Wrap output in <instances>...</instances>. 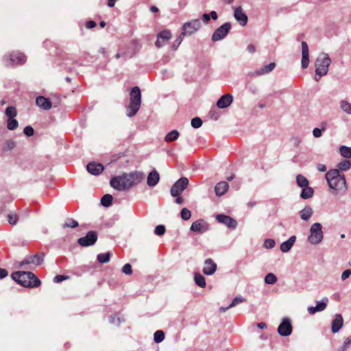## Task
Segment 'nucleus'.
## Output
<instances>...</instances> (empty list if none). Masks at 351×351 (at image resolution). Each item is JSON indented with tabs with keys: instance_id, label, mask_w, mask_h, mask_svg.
<instances>
[{
	"instance_id": "f257e3e1",
	"label": "nucleus",
	"mask_w": 351,
	"mask_h": 351,
	"mask_svg": "<svg viewBox=\"0 0 351 351\" xmlns=\"http://www.w3.org/2000/svg\"><path fill=\"white\" fill-rule=\"evenodd\" d=\"M145 179V174L141 171L123 173L110 180V186L118 191H128L141 183Z\"/></svg>"
},
{
	"instance_id": "f03ea898",
	"label": "nucleus",
	"mask_w": 351,
	"mask_h": 351,
	"mask_svg": "<svg viewBox=\"0 0 351 351\" xmlns=\"http://www.w3.org/2000/svg\"><path fill=\"white\" fill-rule=\"evenodd\" d=\"M12 278L19 285L29 288H36L40 285L41 281L31 271H18L13 272Z\"/></svg>"
},
{
	"instance_id": "7ed1b4c3",
	"label": "nucleus",
	"mask_w": 351,
	"mask_h": 351,
	"mask_svg": "<svg viewBox=\"0 0 351 351\" xmlns=\"http://www.w3.org/2000/svg\"><path fill=\"white\" fill-rule=\"evenodd\" d=\"M330 188L341 191L346 188V181L344 175H341L338 169H330L325 176Z\"/></svg>"
},
{
	"instance_id": "20e7f679",
	"label": "nucleus",
	"mask_w": 351,
	"mask_h": 351,
	"mask_svg": "<svg viewBox=\"0 0 351 351\" xmlns=\"http://www.w3.org/2000/svg\"><path fill=\"white\" fill-rule=\"evenodd\" d=\"M141 104V93L138 86H134L130 93V104L127 107V115L134 117L138 111Z\"/></svg>"
},
{
	"instance_id": "39448f33",
	"label": "nucleus",
	"mask_w": 351,
	"mask_h": 351,
	"mask_svg": "<svg viewBox=\"0 0 351 351\" xmlns=\"http://www.w3.org/2000/svg\"><path fill=\"white\" fill-rule=\"evenodd\" d=\"M331 63V60L328 54H323L317 58L315 62V80L318 82L322 76L327 74L328 66Z\"/></svg>"
},
{
	"instance_id": "423d86ee",
	"label": "nucleus",
	"mask_w": 351,
	"mask_h": 351,
	"mask_svg": "<svg viewBox=\"0 0 351 351\" xmlns=\"http://www.w3.org/2000/svg\"><path fill=\"white\" fill-rule=\"evenodd\" d=\"M25 55L19 51H14L3 57L5 66L7 67L22 65L26 62Z\"/></svg>"
},
{
	"instance_id": "0eeeda50",
	"label": "nucleus",
	"mask_w": 351,
	"mask_h": 351,
	"mask_svg": "<svg viewBox=\"0 0 351 351\" xmlns=\"http://www.w3.org/2000/svg\"><path fill=\"white\" fill-rule=\"evenodd\" d=\"M322 225L319 223H313L310 229V235L308 237V241L313 245L319 243L323 239V232Z\"/></svg>"
},
{
	"instance_id": "6e6552de",
	"label": "nucleus",
	"mask_w": 351,
	"mask_h": 351,
	"mask_svg": "<svg viewBox=\"0 0 351 351\" xmlns=\"http://www.w3.org/2000/svg\"><path fill=\"white\" fill-rule=\"evenodd\" d=\"M201 27V22L199 19H193L189 22H186L182 25L183 36H191Z\"/></svg>"
},
{
	"instance_id": "1a4fd4ad",
	"label": "nucleus",
	"mask_w": 351,
	"mask_h": 351,
	"mask_svg": "<svg viewBox=\"0 0 351 351\" xmlns=\"http://www.w3.org/2000/svg\"><path fill=\"white\" fill-rule=\"evenodd\" d=\"M230 29L231 23L229 22L225 23L214 32L212 35V40L216 42L223 39L228 35Z\"/></svg>"
},
{
	"instance_id": "9d476101",
	"label": "nucleus",
	"mask_w": 351,
	"mask_h": 351,
	"mask_svg": "<svg viewBox=\"0 0 351 351\" xmlns=\"http://www.w3.org/2000/svg\"><path fill=\"white\" fill-rule=\"evenodd\" d=\"M189 184V180L182 177L180 178L178 181L175 182V184L172 186L171 189V195L173 197L180 195L184 190L187 187Z\"/></svg>"
},
{
	"instance_id": "9b49d317",
	"label": "nucleus",
	"mask_w": 351,
	"mask_h": 351,
	"mask_svg": "<svg viewBox=\"0 0 351 351\" xmlns=\"http://www.w3.org/2000/svg\"><path fill=\"white\" fill-rule=\"evenodd\" d=\"M97 237V233L95 231H89L85 237H80L77 243L82 247L90 246L96 243Z\"/></svg>"
},
{
	"instance_id": "f8f14e48",
	"label": "nucleus",
	"mask_w": 351,
	"mask_h": 351,
	"mask_svg": "<svg viewBox=\"0 0 351 351\" xmlns=\"http://www.w3.org/2000/svg\"><path fill=\"white\" fill-rule=\"evenodd\" d=\"M45 254L43 252H38L33 256L26 257L23 261L19 263V267H23L25 265L34 264V265H40L42 264L44 259Z\"/></svg>"
},
{
	"instance_id": "ddd939ff",
	"label": "nucleus",
	"mask_w": 351,
	"mask_h": 351,
	"mask_svg": "<svg viewBox=\"0 0 351 351\" xmlns=\"http://www.w3.org/2000/svg\"><path fill=\"white\" fill-rule=\"evenodd\" d=\"M292 329L291 319L288 317H285L278 328V332L281 336L287 337L291 334Z\"/></svg>"
},
{
	"instance_id": "4468645a",
	"label": "nucleus",
	"mask_w": 351,
	"mask_h": 351,
	"mask_svg": "<svg viewBox=\"0 0 351 351\" xmlns=\"http://www.w3.org/2000/svg\"><path fill=\"white\" fill-rule=\"evenodd\" d=\"M216 219L219 223H223L226 225L228 228L232 230L235 229L238 224L237 221L234 219L223 214L217 215Z\"/></svg>"
},
{
	"instance_id": "2eb2a0df",
	"label": "nucleus",
	"mask_w": 351,
	"mask_h": 351,
	"mask_svg": "<svg viewBox=\"0 0 351 351\" xmlns=\"http://www.w3.org/2000/svg\"><path fill=\"white\" fill-rule=\"evenodd\" d=\"M209 228L208 224L203 219H198L194 221L190 230L193 232L202 234L206 232Z\"/></svg>"
},
{
	"instance_id": "dca6fc26",
	"label": "nucleus",
	"mask_w": 351,
	"mask_h": 351,
	"mask_svg": "<svg viewBox=\"0 0 351 351\" xmlns=\"http://www.w3.org/2000/svg\"><path fill=\"white\" fill-rule=\"evenodd\" d=\"M86 169L90 174L93 176H98L103 172L104 167L101 163L90 162L86 165Z\"/></svg>"
},
{
	"instance_id": "f3484780",
	"label": "nucleus",
	"mask_w": 351,
	"mask_h": 351,
	"mask_svg": "<svg viewBox=\"0 0 351 351\" xmlns=\"http://www.w3.org/2000/svg\"><path fill=\"white\" fill-rule=\"evenodd\" d=\"M233 101V97L231 94H225L221 96L217 102V106L219 108H226L228 107Z\"/></svg>"
},
{
	"instance_id": "a211bd4d",
	"label": "nucleus",
	"mask_w": 351,
	"mask_h": 351,
	"mask_svg": "<svg viewBox=\"0 0 351 351\" xmlns=\"http://www.w3.org/2000/svg\"><path fill=\"white\" fill-rule=\"evenodd\" d=\"M217 269V264L211 258H207L204 261V267L202 271L206 275L213 274Z\"/></svg>"
},
{
	"instance_id": "6ab92c4d",
	"label": "nucleus",
	"mask_w": 351,
	"mask_h": 351,
	"mask_svg": "<svg viewBox=\"0 0 351 351\" xmlns=\"http://www.w3.org/2000/svg\"><path fill=\"white\" fill-rule=\"evenodd\" d=\"M301 45H302V62H301L302 67L303 69H306L308 67V64H309L308 47L306 42H305V41H302Z\"/></svg>"
},
{
	"instance_id": "aec40b11",
	"label": "nucleus",
	"mask_w": 351,
	"mask_h": 351,
	"mask_svg": "<svg viewBox=\"0 0 351 351\" xmlns=\"http://www.w3.org/2000/svg\"><path fill=\"white\" fill-rule=\"evenodd\" d=\"M36 104L40 108L48 110L51 108L52 103L49 98L38 96L36 99Z\"/></svg>"
},
{
	"instance_id": "412c9836",
	"label": "nucleus",
	"mask_w": 351,
	"mask_h": 351,
	"mask_svg": "<svg viewBox=\"0 0 351 351\" xmlns=\"http://www.w3.org/2000/svg\"><path fill=\"white\" fill-rule=\"evenodd\" d=\"M234 16L235 19L241 26H245L247 23V16L243 12L241 7H238L234 10Z\"/></svg>"
},
{
	"instance_id": "4be33fe9",
	"label": "nucleus",
	"mask_w": 351,
	"mask_h": 351,
	"mask_svg": "<svg viewBox=\"0 0 351 351\" xmlns=\"http://www.w3.org/2000/svg\"><path fill=\"white\" fill-rule=\"evenodd\" d=\"M328 300L325 298L322 300V302H317L316 306H309L308 308V311L311 315L315 314L316 312H319L324 311L327 306V302Z\"/></svg>"
},
{
	"instance_id": "5701e85b",
	"label": "nucleus",
	"mask_w": 351,
	"mask_h": 351,
	"mask_svg": "<svg viewBox=\"0 0 351 351\" xmlns=\"http://www.w3.org/2000/svg\"><path fill=\"white\" fill-rule=\"evenodd\" d=\"M343 324V319L340 314H336L335 319L332 322V332L336 333L342 328Z\"/></svg>"
},
{
	"instance_id": "b1692460",
	"label": "nucleus",
	"mask_w": 351,
	"mask_h": 351,
	"mask_svg": "<svg viewBox=\"0 0 351 351\" xmlns=\"http://www.w3.org/2000/svg\"><path fill=\"white\" fill-rule=\"evenodd\" d=\"M159 180V173L156 170L154 169L149 173L147 176V184L149 186L153 187L158 184Z\"/></svg>"
},
{
	"instance_id": "393cba45",
	"label": "nucleus",
	"mask_w": 351,
	"mask_h": 351,
	"mask_svg": "<svg viewBox=\"0 0 351 351\" xmlns=\"http://www.w3.org/2000/svg\"><path fill=\"white\" fill-rule=\"evenodd\" d=\"M229 187L228 183L225 181L219 182L215 187V193L217 196L225 194Z\"/></svg>"
},
{
	"instance_id": "a878e982",
	"label": "nucleus",
	"mask_w": 351,
	"mask_h": 351,
	"mask_svg": "<svg viewBox=\"0 0 351 351\" xmlns=\"http://www.w3.org/2000/svg\"><path fill=\"white\" fill-rule=\"evenodd\" d=\"M295 240V236H291L287 241L280 245V250L282 252H288L294 245Z\"/></svg>"
},
{
	"instance_id": "bb28decb",
	"label": "nucleus",
	"mask_w": 351,
	"mask_h": 351,
	"mask_svg": "<svg viewBox=\"0 0 351 351\" xmlns=\"http://www.w3.org/2000/svg\"><path fill=\"white\" fill-rule=\"evenodd\" d=\"M314 190L312 187L307 186L302 187V191L300 194V197L304 199H307L313 196Z\"/></svg>"
},
{
	"instance_id": "cd10ccee",
	"label": "nucleus",
	"mask_w": 351,
	"mask_h": 351,
	"mask_svg": "<svg viewBox=\"0 0 351 351\" xmlns=\"http://www.w3.org/2000/svg\"><path fill=\"white\" fill-rule=\"evenodd\" d=\"M313 209L309 206H306L304 209L300 212L302 219L307 221L313 215Z\"/></svg>"
},
{
	"instance_id": "c85d7f7f",
	"label": "nucleus",
	"mask_w": 351,
	"mask_h": 351,
	"mask_svg": "<svg viewBox=\"0 0 351 351\" xmlns=\"http://www.w3.org/2000/svg\"><path fill=\"white\" fill-rule=\"evenodd\" d=\"M245 302V299L243 298L241 296H237L236 298H234L233 299V300L232 301L231 304L227 306V307H221L219 308V311L221 312V313H224L226 312L228 308H231V307H234L235 306H237V304H240V303H242Z\"/></svg>"
},
{
	"instance_id": "c756f323",
	"label": "nucleus",
	"mask_w": 351,
	"mask_h": 351,
	"mask_svg": "<svg viewBox=\"0 0 351 351\" xmlns=\"http://www.w3.org/2000/svg\"><path fill=\"white\" fill-rule=\"evenodd\" d=\"M276 66V64L274 62H271L267 65L264 66L261 69L256 71V74L258 75H264L266 73H269L271 71L274 69Z\"/></svg>"
},
{
	"instance_id": "7c9ffc66",
	"label": "nucleus",
	"mask_w": 351,
	"mask_h": 351,
	"mask_svg": "<svg viewBox=\"0 0 351 351\" xmlns=\"http://www.w3.org/2000/svg\"><path fill=\"white\" fill-rule=\"evenodd\" d=\"M194 280L195 284L199 287L204 288L206 287L205 278L199 273H195L194 276Z\"/></svg>"
},
{
	"instance_id": "2f4dec72",
	"label": "nucleus",
	"mask_w": 351,
	"mask_h": 351,
	"mask_svg": "<svg viewBox=\"0 0 351 351\" xmlns=\"http://www.w3.org/2000/svg\"><path fill=\"white\" fill-rule=\"evenodd\" d=\"M296 183L300 188L307 186L309 184L307 178L302 174H299L296 176Z\"/></svg>"
},
{
	"instance_id": "473e14b6",
	"label": "nucleus",
	"mask_w": 351,
	"mask_h": 351,
	"mask_svg": "<svg viewBox=\"0 0 351 351\" xmlns=\"http://www.w3.org/2000/svg\"><path fill=\"white\" fill-rule=\"evenodd\" d=\"M179 132L178 131L174 130L171 132H169L166 136L165 137V140L166 142H173L178 138L179 137Z\"/></svg>"
},
{
	"instance_id": "72a5a7b5",
	"label": "nucleus",
	"mask_w": 351,
	"mask_h": 351,
	"mask_svg": "<svg viewBox=\"0 0 351 351\" xmlns=\"http://www.w3.org/2000/svg\"><path fill=\"white\" fill-rule=\"evenodd\" d=\"M111 254L110 252L99 254L97 256V261L100 263H106L110 261Z\"/></svg>"
},
{
	"instance_id": "f704fd0d",
	"label": "nucleus",
	"mask_w": 351,
	"mask_h": 351,
	"mask_svg": "<svg viewBox=\"0 0 351 351\" xmlns=\"http://www.w3.org/2000/svg\"><path fill=\"white\" fill-rule=\"evenodd\" d=\"M157 37L166 43L171 38V33L169 30H163L158 34Z\"/></svg>"
},
{
	"instance_id": "c9c22d12",
	"label": "nucleus",
	"mask_w": 351,
	"mask_h": 351,
	"mask_svg": "<svg viewBox=\"0 0 351 351\" xmlns=\"http://www.w3.org/2000/svg\"><path fill=\"white\" fill-rule=\"evenodd\" d=\"M113 197L110 194L104 195L101 199V204L105 206L108 207L112 204Z\"/></svg>"
},
{
	"instance_id": "e433bc0d",
	"label": "nucleus",
	"mask_w": 351,
	"mask_h": 351,
	"mask_svg": "<svg viewBox=\"0 0 351 351\" xmlns=\"http://www.w3.org/2000/svg\"><path fill=\"white\" fill-rule=\"evenodd\" d=\"M341 155L346 158H351V147L341 146L339 148Z\"/></svg>"
},
{
	"instance_id": "4c0bfd02",
	"label": "nucleus",
	"mask_w": 351,
	"mask_h": 351,
	"mask_svg": "<svg viewBox=\"0 0 351 351\" xmlns=\"http://www.w3.org/2000/svg\"><path fill=\"white\" fill-rule=\"evenodd\" d=\"M337 167L341 171H347L351 167V160H343L338 164Z\"/></svg>"
},
{
	"instance_id": "58836bf2",
	"label": "nucleus",
	"mask_w": 351,
	"mask_h": 351,
	"mask_svg": "<svg viewBox=\"0 0 351 351\" xmlns=\"http://www.w3.org/2000/svg\"><path fill=\"white\" fill-rule=\"evenodd\" d=\"M5 114L8 119L14 118L17 114V110L15 107L9 106L5 109Z\"/></svg>"
},
{
	"instance_id": "ea45409f",
	"label": "nucleus",
	"mask_w": 351,
	"mask_h": 351,
	"mask_svg": "<svg viewBox=\"0 0 351 351\" xmlns=\"http://www.w3.org/2000/svg\"><path fill=\"white\" fill-rule=\"evenodd\" d=\"M19 126L17 120L14 118L8 119L7 121V128L10 130H16Z\"/></svg>"
},
{
	"instance_id": "a19ab883",
	"label": "nucleus",
	"mask_w": 351,
	"mask_h": 351,
	"mask_svg": "<svg viewBox=\"0 0 351 351\" xmlns=\"http://www.w3.org/2000/svg\"><path fill=\"white\" fill-rule=\"evenodd\" d=\"M165 339V333L162 330H158L154 335V340L156 343H160Z\"/></svg>"
},
{
	"instance_id": "79ce46f5",
	"label": "nucleus",
	"mask_w": 351,
	"mask_h": 351,
	"mask_svg": "<svg viewBox=\"0 0 351 351\" xmlns=\"http://www.w3.org/2000/svg\"><path fill=\"white\" fill-rule=\"evenodd\" d=\"M265 282L269 285H274L277 282V277L274 274L269 273L265 277Z\"/></svg>"
},
{
	"instance_id": "37998d69",
	"label": "nucleus",
	"mask_w": 351,
	"mask_h": 351,
	"mask_svg": "<svg viewBox=\"0 0 351 351\" xmlns=\"http://www.w3.org/2000/svg\"><path fill=\"white\" fill-rule=\"evenodd\" d=\"M180 217L183 220H189L191 217V213L189 209L184 208L180 212Z\"/></svg>"
},
{
	"instance_id": "c03bdc74",
	"label": "nucleus",
	"mask_w": 351,
	"mask_h": 351,
	"mask_svg": "<svg viewBox=\"0 0 351 351\" xmlns=\"http://www.w3.org/2000/svg\"><path fill=\"white\" fill-rule=\"evenodd\" d=\"M341 108L344 112H347L348 114H351V104L346 101H341Z\"/></svg>"
},
{
	"instance_id": "a18cd8bd",
	"label": "nucleus",
	"mask_w": 351,
	"mask_h": 351,
	"mask_svg": "<svg viewBox=\"0 0 351 351\" xmlns=\"http://www.w3.org/2000/svg\"><path fill=\"white\" fill-rule=\"evenodd\" d=\"M16 143L12 140H8L5 143L3 149L4 151H10L14 148Z\"/></svg>"
},
{
	"instance_id": "49530a36",
	"label": "nucleus",
	"mask_w": 351,
	"mask_h": 351,
	"mask_svg": "<svg viewBox=\"0 0 351 351\" xmlns=\"http://www.w3.org/2000/svg\"><path fill=\"white\" fill-rule=\"evenodd\" d=\"M79 226L78 222L73 219H68L66 223L64 224V227L68 228H77Z\"/></svg>"
},
{
	"instance_id": "de8ad7c7",
	"label": "nucleus",
	"mask_w": 351,
	"mask_h": 351,
	"mask_svg": "<svg viewBox=\"0 0 351 351\" xmlns=\"http://www.w3.org/2000/svg\"><path fill=\"white\" fill-rule=\"evenodd\" d=\"M166 228L163 225H158L154 230V233L156 235L162 236L165 233Z\"/></svg>"
},
{
	"instance_id": "09e8293b",
	"label": "nucleus",
	"mask_w": 351,
	"mask_h": 351,
	"mask_svg": "<svg viewBox=\"0 0 351 351\" xmlns=\"http://www.w3.org/2000/svg\"><path fill=\"white\" fill-rule=\"evenodd\" d=\"M202 125V121L199 117H195L191 120V125L194 128H199Z\"/></svg>"
},
{
	"instance_id": "8fccbe9b",
	"label": "nucleus",
	"mask_w": 351,
	"mask_h": 351,
	"mask_svg": "<svg viewBox=\"0 0 351 351\" xmlns=\"http://www.w3.org/2000/svg\"><path fill=\"white\" fill-rule=\"evenodd\" d=\"M184 36L182 35V34L174 40L173 45H172V49L173 50H176L179 45L181 44L183 37Z\"/></svg>"
},
{
	"instance_id": "3c124183",
	"label": "nucleus",
	"mask_w": 351,
	"mask_h": 351,
	"mask_svg": "<svg viewBox=\"0 0 351 351\" xmlns=\"http://www.w3.org/2000/svg\"><path fill=\"white\" fill-rule=\"evenodd\" d=\"M8 222L11 225H15L18 221V215L16 214H9L8 215Z\"/></svg>"
},
{
	"instance_id": "603ef678",
	"label": "nucleus",
	"mask_w": 351,
	"mask_h": 351,
	"mask_svg": "<svg viewBox=\"0 0 351 351\" xmlns=\"http://www.w3.org/2000/svg\"><path fill=\"white\" fill-rule=\"evenodd\" d=\"M122 272L127 275H131L132 274V269L130 264L127 263L122 267Z\"/></svg>"
},
{
	"instance_id": "864d4df0",
	"label": "nucleus",
	"mask_w": 351,
	"mask_h": 351,
	"mask_svg": "<svg viewBox=\"0 0 351 351\" xmlns=\"http://www.w3.org/2000/svg\"><path fill=\"white\" fill-rule=\"evenodd\" d=\"M23 132L27 136L29 137L34 135V130L32 126L28 125L24 128Z\"/></svg>"
},
{
	"instance_id": "5fc2aeb1",
	"label": "nucleus",
	"mask_w": 351,
	"mask_h": 351,
	"mask_svg": "<svg viewBox=\"0 0 351 351\" xmlns=\"http://www.w3.org/2000/svg\"><path fill=\"white\" fill-rule=\"evenodd\" d=\"M264 246L268 249L273 248L275 246L274 240L271 239H266L264 242Z\"/></svg>"
},
{
	"instance_id": "6e6d98bb",
	"label": "nucleus",
	"mask_w": 351,
	"mask_h": 351,
	"mask_svg": "<svg viewBox=\"0 0 351 351\" xmlns=\"http://www.w3.org/2000/svg\"><path fill=\"white\" fill-rule=\"evenodd\" d=\"M350 344H351V336H350L346 339V340L344 341L343 344L341 347V350L342 351L347 350Z\"/></svg>"
},
{
	"instance_id": "4d7b16f0",
	"label": "nucleus",
	"mask_w": 351,
	"mask_h": 351,
	"mask_svg": "<svg viewBox=\"0 0 351 351\" xmlns=\"http://www.w3.org/2000/svg\"><path fill=\"white\" fill-rule=\"evenodd\" d=\"M69 278V276H64V275H57L54 277L53 281L56 283H59L62 282L64 280H66Z\"/></svg>"
},
{
	"instance_id": "13d9d810",
	"label": "nucleus",
	"mask_w": 351,
	"mask_h": 351,
	"mask_svg": "<svg viewBox=\"0 0 351 351\" xmlns=\"http://www.w3.org/2000/svg\"><path fill=\"white\" fill-rule=\"evenodd\" d=\"M351 274V270L350 269H346L345 270L342 275H341V279L342 280H345L346 279L348 278L349 276Z\"/></svg>"
},
{
	"instance_id": "bf43d9fd",
	"label": "nucleus",
	"mask_w": 351,
	"mask_h": 351,
	"mask_svg": "<svg viewBox=\"0 0 351 351\" xmlns=\"http://www.w3.org/2000/svg\"><path fill=\"white\" fill-rule=\"evenodd\" d=\"M96 25H97L96 23L91 20L88 21L85 25V26L87 29H92V28L96 27Z\"/></svg>"
},
{
	"instance_id": "052dcab7",
	"label": "nucleus",
	"mask_w": 351,
	"mask_h": 351,
	"mask_svg": "<svg viewBox=\"0 0 351 351\" xmlns=\"http://www.w3.org/2000/svg\"><path fill=\"white\" fill-rule=\"evenodd\" d=\"M322 130L318 128H314L313 131V136L315 137V138H319L322 136Z\"/></svg>"
},
{
	"instance_id": "680f3d73",
	"label": "nucleus",
	"mask_w": 351,
	"mask_h": 351,
	"mask_svg": "<svg viewBox=\"0 0 351 351\" xmlns=\"http://www.w3.org/2000/svg\"><path fill=\"white\" fill-rule=\"evenodd\" d=\"M8 275V271L5 269L0 268V279L4 278Z\"/></svg>"
},
{
	"instance_id": "e2e57ef3",
	"label": "nucleus",
	"mask_w": 351,
	"mask_h": 351,
	"mask_svg": "<svg viewBox=\"0 0 351 351\" xmlns=\"http://www.w3.org/2000/svg\"><path fill=\"white\" fill-rule=\"evenodd\" d=\"M210 19V16L209 14L204 13L202 15V20L204 23H208Z\"/></svg>"
},
{
	"instance_id": "0e129e2a",
	"label": "nucleus",
	"mask_w": 351,
	"mask_h": 351,
	"mask_svg": "<svg viewBox=\"0 0 351 351\" xmlns=\"http://www.w3.org/2000/svg\"><path fill=\"white\" fill-rule=\"evenodd\" d=\"M247 49L250 53H252L256 51V47H255V45L250 44L247 46Z\"/></svg>"
},
{
	"instance_id": "69168bd1",
	"label": "nucleus",
	"mask_w": 351,
	"mask_h": 351,
	"mask_svg": "<svg viewBox=\"0 0 351 351\" xmlns=\"http://www.w3.org/2000/svg\"><path fill=\"white\" fill-rule=\"evenodd\" d=\"M317 169L319 171H322V172H324L326 171V165H323V164H318L317 165Z\"/></svg>"
},
{
	"instance_id": "338daca9",
	"label": "nucleus",
	"mask_w": 351,
	"mask_h": 351,
	"mask_svg": "<svg viewBox=\"0 0 351 351\" xmlns=\"http://www.w3.org/2000/svg\"><path fill=\"white\" fill-rule=\"evenodd\" d=\"M165 44V41H162V40H160L158 38L157 39V40L155 43V45L158 48L162 47Z\"/></svg>"
},
{
	"instance_id": "774afa93",
	"label": "nucleus",
	"mask_w": 351,
	"mask_h": 351,
	"mask_svg": "<svg viewBox=\"0 0 351 351\" xmlns=\"http://www.w3.org/2000/svg\"><path fill=\"white\" fill-rule=\"evenodd\" d=\"M209 14H210V19H212L213 20H217L218 18L217 13L215 11L210 12V13Z\"/></svg>"
}]
</instances>
